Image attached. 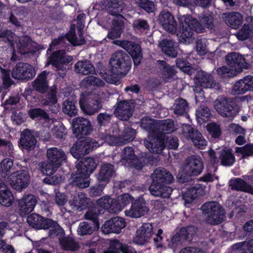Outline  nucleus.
I'll return each instance as SVG.
<instances>
[{
  "instance_id": "nucleus-59",
  "label": "nucleus",
  "mask_w": 253,
  "mask_h": 253,
  "mask_svg": "<svg viewBox=\"0 0 253 253\" xmlns=\"http://www.w3.org/2000/svg\"><path fill=\"white\" fill-rule=\"evenodd\" d=\"M133 27L136 31L143 32L149 29V25L146 21L142 19H136L133 23Z\"/></svg>"
},
{
  "instance_id": "nucleus-1",
  "label": "nucleus",
  "mask_w": 253,
  "mask_h": 253,
  "mask_svg": "<svg viewBox=\"0 0 253 253\" xmlns=\"http://www.w3.org/2000/svg\"><path fill=\"white\" fill-rule=\"evenodd\" d=\"M180 29L176 33V36L180 42L189 44L194 39V31L197 33L204 32L205 28H211L212 25V17L205 15L200 19V23L191 16L185 15L178 18Z\"/></svg>"
},
{
  "instance_id": "nucleus-63",
  "label": "nucleus",
  "mask_w": 253,
  "mask_h": 253,
  "mask_svg": "<svg viewBox=\"0 0 253 253\" xmlns=\"http://www.w3.org/2000/svg\"><path fill=\"white\" fill-rule=\"evenodd\" d=\"M13 166V160L6 158L0 163V171L2 173H6L10 171Z\"/></svg>"
},
{
  "instance_id": "nucleus-9",
  "label": "nucleus",
  "mask_w": 253,
  "mask_h": 253,
  "mask_svg": "<svg viewBox=\"0 0 253 253\" xmlns=\"http://www.w3.org/2000/svg\"><path fill=\"white\" fill-rule=\"evenodd\" d=\"M102 144L90 138H86L84 140L77 141L72 147L70 152L76 159H79L88 154L93 149L99 147Z\"/></svg>"
},
{
  "instance_id": "nucleus-39",
  "label": "nucleus",
  "mask_w": 253,
  "mask_h": 253,
  "mask_svg": "<svg viewBox=\"0 0 253 253\" xmlns=\"http://www.w3.org/2000/svg\"><path fill=\"white\" fill-rule=\"evenodd\" d=\"M49 74V72L44 71L38 76L33 84L35 89L42 93H44L46 91L48 86L46 81V77Z\"/></svg>"
},
{
  "instance_id": "nucleus-26",
  "label": "nucleus",
  "mask_w": 253,
  "mask_h": 253,
  "mask_svg": "<svg viewBox=\"0 0 253 253\" xmlns=\"http://www.w3.org/2000/svg\"><path fill=\"white\" fill-rule=\"evenodd\" d=\"M73 58L71 56L67 55L63 50H59L53 53L49 58L47 64H52L58 70H62V65L68 64L71 62Z\"/></svg>"
},
{
  "instance_id": "nucleus-49",
  "label": "nucleus",
  "mask_w": 253,
  "mask_h": 253,
  "mask_svg": "<svg viewBox=\"0 0 253 253\" xmlns=\"http://www.w3.org/2000/svg\"><path fill=\"white\" fill-rule=\"evenodd\" d=\"M196 115L198 122L199 123H202L208 120L211 114L209 108L203 105L196 110Z\"/></svg>"
},
{
  "instance_id": "nucleus-37",
  "label": "nucleus",
  "mask_w": 253,
  "mask_h": 253,
  "mask_svg": "<svg viewBox=\"0 0 253 253\" xmlns=\"http://www.w3.org/2000/svg\"><path fill=\"white\" fill-rule=\"evenodd\" d=\"M159 46L163 52L167 55L175 57L177 52L176 50L177 43L169 40H163L159 43Z\"/></svg>"
},
{
  "instance_id": "nucleus-47",
  "label": "nucleus",
  "mask_w": 253,
  "mask_h": 253,
  "mask_svg": "<svg viewBox=\"0 0 253 253\" xmlns=\"http://www.w3.org/2000/svg\"><path fill=\"white\" fill-rule=\"evenodd\" d=\"M62 247L66 250L75 251L79 249V244L71 237H65L60 240Z\"/></svg>"
},
{
  "instance_id": "nucleus-4",
  "label": "nucleus",
  "mask_w": 253,
  "mask_h": 253,
  "mask_svg": "<svg viewBox=\"0 0 253 253\" xmlns=\"http://www.w3.org/2000/svg\"><path fill=\"white\" fill-rule=\"evenodd\" d=\"M158 123L149 117L143 118L141 120V127L148 131L147 138L145 140V145L149 151L153 153H160L164 149L163 136L157 134Z\"/></svg>"
},
{
  "instance_id": "nucleus-20",
  "label": "nucleus",
  "mask_w": 253,
  "mask_h": 253,
  "mask_svg": "<svg viewBox=\"0 0 253 253\" xmlns=\"http://www.w3.org/2000/svg\"><path fill=\"white\" fill-rule=\"evenodd\" d=\"M37 203L36 198L32 194L24 195L18 201V210L21 216L32 212Z\"/></svg>"
},
{
  "instance_id": "nucleus-11",
  "label": "nucleus",
  "mask_w": 253,
  "mask_h": 253,
  "mask_svg": "<svg viewBox=\"0 0 253 253\" xmlns=\"http://www.w3.org/2000/svg\"><path fill=\"white\" fill-rule=\"evenodd\" d=\"M79 37H77L75 35V27L74 25H72L71 27V30L69 33L64 37H61L58 39H55L52 41L50 45L48 50H51L54 48L55 45L63 46L65 41H68L73 45H80L84 43V40L83 36L81 30L80 29L79 32Z\"/></svg>"
},
{
  "instance_id": "nucleus-23",
  "label": "nucleus",
  "mask_w": 253,
  "mask_h": 253,
  "mask_svg": "<svg viewBox=\"0 0 253 253\" xmlns=\"http://www.w3.org/2000/svg\"><path fill=\"white\" fill-rule=\"evenodd\" d=\"M126 222L123 218L115 217L106 221L102 225V232L106 234L110 233H119L125 227Z\"/></svg>"
},
{
  "instance_id": "nucleus-45",
  "label": "nucleus",
  "mask_w": 253,
  "mask_h": 253,
  "mask_svg": "<svg viewBox=\"0 0 253 253\" xmlns=\"http://www.w3.org/2000/svg\"><path fill=\"white\" fill-rule=\"evenodd\" d=\"M13 200V197L11 192L6 189L4 185V188L1 189L0 191V204L5 206H9Z\"/></svg>"
},
{
  "instance_id": "nucleus-3",
  "label": "nucleus",
  "mask_w": 253,
  "mask_h": 253,
  "mask_svg": "<svg viewBox=\"0 0 253 253\" xmlns=\"http://www.w3.org/2000/svg\"><path fill=\"white\" fill-rule=\"evenodd\" d=\"M127 55L122 51L114 52L110 60V69L101 72L100 75L109 83L117 84L121 76L125 75L130 69Z\"/></svg>"
},
{
  "instance_id": "nucleus-29",
  "label": "nucleus",
  "mask_w": 253,
  "mask_h": 253,
  "mask_svg": "<svg viewBox=\"0 0 253 253\" xmlns=\"http://www.w3.org/2000/svg\"><path fill=\"white\" fill-rule=\"evenodd\" d=\"M149 190L150 193L155 197H161L164 198H169L171 195L172 189L164 183L152 181Z\"/></svg>"
},
{
  "instance_id": "nucleus-58",
  "label": "nucleus",
  "mask_w": 253,
  "mask_h": 253,
  "mask_svg": "<svg viewBox=\"0 0 253 253\" xmlns=\"http://www.w3.org/2000/svg\"><path fill=\"white\" fill-rule=\"evenodd\" d=\"M177 66L183 72L187 73L188 74H192L193 73V69L189 63L181 59H177L176 60Z\"/></svg>"
},
{
  "instance_id": "nucleus-35",
  "label": "nucleus",
  "mask_w": 253,
  "mask_h": 253,
  "mask_svg": "<svg viewBox=\"0 0 253 253\" xmlns=\"http://www.w3.org/2000/svg\"><path fill=\"white\" fill-rule=\"evenodd\" d=\"M20 143L23 148L27 150L34 148L36 140L30 130H24L21 135Z\"/></svg>"
},
{
  "instance_id": "nucleus-64",
  "label": "nucleus",
  "mask_w": 253,
  "mask_h": 253,
  "mask_svg": "<svg viewBox=\"0 0 253 253\" xmlns=\"http://www.w3.org/2000/svg\"><path fill=\"white\" fill-rule=\"evenodd\" d=\"M135 131L131 128H126L125 130V134L123 138H122L123 144L132 141L135 137Z\"/></svg>"
},
{
  "instance_id": "nucleus-2",
  "label": "nucleus",
  "mask_w": 253,
  "mask_h": 253,
  "mask_svg": "<svg viewBox=\"0 0 253 253\" xmlns=\"http://www.w3.org/2000/svg\"><path fill=\"white\" fill-rule=\"evenodd\" d=\"M0 38H2L4 42H8L13 49L11 57L12 61H15L22 54L35 52L39 49L37 44L29 37H17L11 31L5 29L0 30Z\"/></svg>"
},
{
  "instance_id": "nucleus-21",
  "label": "nucleus",
  "mask_w": 253,
  "mask_h": 253,
  "mask_svg": "<svg viewBox=\"0 0 253 253\" xmlns=\"http://www.w3.org/2000/svg\"><path fill=\"white\" fill-rule=\"evenodd\" d=\"M149 211L143 198H139L131 204L129 209L125 211L126 216L138 218L144 215Z\"/></svg>"
},
{
  "instance_id": "nucleus-38",
  "label": "nucleus",
  "mask_w": 253,
  "mask_h": 253,
  "mask_svg": "<svg viewBox=\"0 0 253 253\" xmlns=\"http://www.w3.org/2000/svg\"><path fill=\"white\" fill-rule=\"evenodd\" d=\"M248 21H251L252 23L244 24L243 27L236 34L237 39L240 41H244L249 38L253 34V17L250 16L247 18Z\"/></svg>"
},
{
  "instance_id": "nucleus-41",
  "label": "nucleus",
  "mask_w": 253,
  "mask_h": 253,
  "mask_svg": "<svg viewBox=\"0 0 253 253\" xmlns=\"http://www.w3.org/2000/svg\"><path fill=\"white\" fill-rule=\"evenodd\" d=\"M230 185L232 189L246 192L253 195V188L243 179L240 178L231 179L230 181Z\"/></svg>"
},
{
  "instance_id": "nucleus-48",
  "label": "nucleus",
  "mask_w": 253,
  "mask_h": 253,
  "mask_svg": "<svg viewBox=\"0 0 253 253\" xmlns=\"http://www.w3.org/2000/svg\"><path fill=\"white\" fill-rule=\"evenodd\" d=\"M104 5L112 15H117L122 10L118 0H106Z\"/></svg>"
},
{
  "instance_id": "nucleus-15",
  "label": "nucleus",
  "mask_w": 253,
  "mask_h": 253,
  "mask_svg": "<svg viewBox=\"0 0 253 253\" xmlns=\"http://www.w3.org/2000/svg\"><path fill=\"white\" fill-rule=\"evenodd\" d=\"M113 42L126 49L132 57L135 65H137L140 63L142 54L140 47L138 44L125 40H117L113 41Z\"/></svg>"
},
{
  "instance_id": "nucleus-24",
  "label": "nucleus",
  "mask_w": 253,
  "mask_h": 253,
  "mask_svg": "<svg viewBox=\"0 0 253 253\" xmlns=\"http://www.w3.org/2000/svg\"><path fill=\"white\" fill-rule=\"evenodd\" d=\"M232 91L234 94H243L248 91H253V76L248 75L236 82Z\"/></svg>"
},
{
  "instance_id": "nucleus-19",
  "label": "nucleus",
  "mask_w": 253,
  "mask_h": 253,
  "mask_svg": "<svg viewBox=\"0 0 253 253\" xmlns=\"http://www.w3.org/2000/svg\"><path fill=\"white\" fill-rule=\"evenodd\" d=\"M134 107L131 101H120L116 105L115 114L120 120L126 121L132 115Z\"/></svg>"
},
{
  "instance_id": "nucleus-7",
  "label": "nucleus",
  "mask_w": 253,
  "mask_h": 253,
  "mask_svg": "<svg viewBox=\"0 0 253 253\" xmlns=\"http://www.w3.org/2000/svg\"><path fill=\"white\" fill-rule=\"evenodd\" d=\"M97 163L95 162V160L92 158H86L84 161L79 162L76 165V168L79 171L80 174L82 176H84L83 182H80V178L81 176H78L76 178V182L77 184L81 187H87L89 185V175L93 172L94 169L96 168Z\"/></svg>"
},
{
  "instance_id": "nucleus-53",
  "label": "nucleus",
  "mask_w": 253,
  "mask_h": 253,
  "mask_svg": "<svg viewBox=\"0 0 253 253\" xmlns=\"http://www.w3.org/2000/svg\"><path fill=\"white\" fill-rule=\"evenodd\" d=\"M188 109L187 103L185 100L179 98L175 100L174 103V112L177 115H182Z\"/></svg>"
},
{
  "instance_id": "nucleus-32",
  "label": "nucleus",
  "mask_w": 253,
  "mask_h": 253,
  "mask_svg": "<svg viewBox=\"0 0 253 253\" xmlns=\"http://www.w3.org/2000/svg\"><path fill=\"white\" fill-rule=\"evenodd\" d=\"M88 201V200L84 194L79 193L69 201V204L72 210L81 211L85 208Z\"/></svg>"
},
{
  "instance_id": "nucleus-33",
  "label": "nucleus",
  "mask_w": 253,
  "mask_h": 253,
  "mask_svg": "<svg viewBox=\"0 0 253 253\" xmlns=\"http://www.w3.org/2000/svg\"><path fill=\"white\" fill-rule=\"evenodd\" d=\"M222 18L229 26L235 29L239 28L243 20L242 15L235 12L223 14Z\"/></svg>"
},
{
  "instance_id": "nucleus-14",
  "label": "nucleus",
  "mask_w": 253,
  "mask_h": 253,
  "mask_svg": "<svg viewBox=\"0 0 253 253\" xmlns=\"http://www.w3.org/2000/svg\"><path fill=\"white\" fill-rule=\"evenodd\" d=\"M230 99L219 96L214 102V107L216 111L222 116L233 117L235 116L237 112L232 106Z\"/></svg>"
},
{
  "instance_id": "nucleus-36",
  "label": "nucleus",
  "mask_w": 253,
  "mask_h": 253,
  "mask_svg": "<svg viewBox=\"0 0 253 253\" xmlns=\"http://www.w3.org/2000/svg\"><path fill=\"white\" fill-rule=\"evenodd\" d=\"M115 173L114 166L106 164L101 166L97 179L100 182L106 183L110 179Z\"/></svg>"
},
{
  "instance_id": "nucleus-17",
  "label": "nucleus",
  "mask_w": 253,
  "mask_h": 253,
  "mask_svg": "<svg viewBox=\"0 0 253 253\" xmlns=\"http://www.w3.org/2000/svg\"><path fill=\"white\" fill-rule=\"evenodd\" d=\"M72 125L74 133L78 137L88 135L92 129L91 122L82 117L73 119Z\"/></svg>"
},
{
  "instance_id": "nucleus-28",
  "label": "nucleus",
  "mask_w": 253,
  "mask_h": 253,
  "mask_svg": "<svg viewBox=\"0 0 253 253\" xmlns=\"http://www.w3.org/2000/svg\"><path fill=\"white\" fill-rule=\"evenodd\" d=\"M203 169V165L201 158L197 156H192L187 161L185 169L190 174L196 176L200 174Z\"/></svg>"
},
{
  "instance_id": "nucleus-52",
  "label": "nucleus",
  "mask_w": 253,
  "mask_h": 253,
  "mask_svg": "<svg viewBox=\"0 0 253 253\" xmlns=\"http://www.w3.org/2000/svg\"><path fill=\"white\" fill-rule=\"evenodd\" d=\"M60 166L51 162H44L40 164V168L42 172L47 175L52 174Z\"/></svg>"
},
{
  "instance_id": "nucleus-62",
  "label": "nucleus",
  "mask_w": 253,
  "mask_h": 253,
  "mask_svg": "<svg viewBox=\"0 0 253 253\" xmlns=\"http://www.w3.org/2000/svg\"><path fill=\"white\" fill-rule=\"evenodd\" d=\"M207 129L212 137L216 138L220 136L221 133L219 126L215 123H211L207 126Z\"/></svg>"
},
{
  "instance_id": "nucleus-43",
  "label": "nucleus",
  "mask_w": 253,
  "mask_h": 253,
  "mask_svg": "<svg viewBox=\"0 0 253 253\" xmlns=\"http://www.w3.org/2000/svg\"><path fill=\"white\" fill-rule=\"evenodd\" d=\"M124 28V25L122 20H114L113 27L108 34V38L112 40L119 38Z\"/></svg>"
},
{
  "instance_id": "nucleus-10",
  "label": "nucleus",
  "mask_w": 253,
  "mask_h": 253,
  "mask_svg": "<svg viewBox=\"0 0 253 253\" xmlns=\"http://www.w3.org/2000/svg\"><path fill=\"white\" fill-rule=\"evenodd\" d=\"M226 61L229 66L231 75H236L241 73L243 69H248L250 64L247 63L245 58L238 53L232 52L226 56Z\"/></svg>"
},
{
  "instance_id": "nucleus-42",
  "label": "nucleus",
  "mask_w": 253,
  "mask_h": 253,
  "mask_svg": "<svg viewBox=\"0 0 253 253\" xmlns=\"http://www.w3.org/2000/svg\"><path fill=\"white\" fill-rule=\"evenodd\" d=\"M219 159L221 164L225 166H231L235 162V157L229 148H223L220 151Z\"/></svg>"
},
{
  "instance_id": "nucleus-56",
  "label": "nucleus",
  "mask_w": 253,
  "mask_h": 253,
  "mask_svg": "<svg viewBox=\"0 0 253 253\" xmlns=\"http://www.w3.org/2000/svg\"><path fill=\"white\" fill-rule=\"evenodd\" d=\"M62 110L65 113L71 116L76 114L77 113V109L76 108L75 103L70 100H67L64 102Z\"/></svg>"
},
{
  "instance_id": "nucleus-57",
  "label": "nucleus",
  "mask_w": 253,
  "mask_h": 253,
  "mask_svg": "<svg viewBox=\"0 0 253 253\" xmlns=\"http://www.w3.org/2000/svg\"><path fill=\"white\" fill-rule=\"evenodd\" d=\"M125 245L118 240H113L110 242V246L103 253H121Z\"/></svg>"
},
{
  "instance_id": "nucleus-18",
  "label": "nucleus",
  "mask_w": 253,
  "mask_h": 253,
  "mask_svg": "<svg viewBox=\"0 0 253 253\" xmlns=\"http://www.w3.org/2000/svg\"><path fill=\"white\" fill-rule=\"evenodd\" d=\"M121 156L120 162L126 166H132L137 169H141L143 167L142 162L136 158L134 151L131 147L125 148Z\"/></svg>"
},
{
  "instance_id": "nucleus-50",
  "label": "nucleus",
  "mask_w": 253,
  "mask_h": 253,
  "mask_svg": "<svg viewBox=\"0 0 253 253\" xmlns=\"http://www.w3.org/2000/svg\"><path fill=\"white\" fill-rule=\"evenodd\" d=\"M157 63L160 69L162 72L163 76L164 78H169L174 74L173 67H170L165 61L158 60Z\"/></svg>"
},
{
  "instance_id": "nucleus-31",
  "label": "nucleus",
  "mask_w": 253,
  "mask_h": 253,
  "mask_svg": "<svg viewBox=\"0 0 253 253\" xmlns=\"http://www.w3.org/2000/svg\"><path fill=\"white\" fill-rule=\"evenodd\" d=\"M152 181L161 183H169L173 179L172 175L166 169L162 168L156 169L152 174Z\"/></svg>"
},
{
  "instance_id": "nucleus-46",
  "label": "nucleus",
  "mask_w": 253,
  "mask_h": 253,
  "mask_svg": "<svg viewBox=\"0 0 253 253\" xmlns=\"http://www.w3.org/2000/svg\"><path fill=\"white\" fill-rule=\"evenodd\" d=\"M201 190L197 187L188 190L183 195V200L185 206L191 203L194 199L200 195Z\"/></svg>"
},
{
  "instance_id": "nucleus-22",
  "label": "nucleus",
  "mask_w": 253,
  "mask_h": 253,
  "mask_svg": "<svg viewBox=\"0 0 253 253\" xmlns=\"http://www.w3.org/2000/svg\"><path fill=\"white\" fill-rule=\"evenodd\" d=\"M153 234L152 225L144 223L137 230L133 241L136 244L142 245L149 241Z\"/></svg>"
},
{
  "instance_id": "nucleus-25",
  "label": "nucleus",
  "mask_w": 253,
  "mask_h": 253,
  "mask_svg": "<svg viewBox=\"0 0 253 253\" xmlns=\"http://www.w3.org/2000/svg\"><path fill=\"white\" fill-rule=\"evenodd\" d=\"M159 20L163 28L173 34L176 32V23L173 16L169 11L163 10L159 15Z\"/></svg>"
},
{
  "instance_id": "nucleus-5",
  "label": "nucleus",
  "mask_w": 253,
  "mask_h": 253,
  "mask_svg": "<svg viewBox=\"0 0 253 253\" xmlns=\"http://www.w3.org/2000/svg\"><path fill=\"white\" fill-rule=\"evenodd\" d=\"M27 221L34 228L49 229V236L52 238L62 237L64 234L63 229L56 221L49 218H44L38 214H30L28 216Z\"/></svg>"
},
{
  "instance_id": "nucleus-6",
  "label": "nucleus",
  "mask_w": 253,
  "mask_h": 253,
  "mask_svg": "<svg viewBox=\"0 0 253 253\" xmlns=\"http://www.w3.org/2000/svg\"><path fill=\"white\" fill-rule=\"evenodd\" d=\"M79 104L82 111L89 116L98 112L102 107L101 97L87 92L82 94Z\"/></svg>"
},
{
  "instance_id": "nucleus-61",
  "label": "nucleus",
  "mask_w": 253,
  "mask_h": 253,
  "mask_svg": "<svg viewBox=\"0 0 253 253\" xmlns=\"http://www.w3.org/2000/svg\"><path fill=\"white\" fill-rule=\"evenodd\" d=\"M34 246L36 247L35 251L37 253H50L49 250V246L42 241L36 242Z\"/></svg>"
},
{
  "instance_id": "nucleus-44",
  "label": "nucleus",
  "mask_w": 253,
  "mask_h": 253,
  "mask_svg": "<svg viewBox=\"0 0 253 253\" xmlns=\"http://www.w3.org/2000/svg\"><path fill=\"white\" fill-rule=\"evenodd\" d=\"M81 84L85 87L92 86L101 87L104 85V82L95 76H90L85 77L81 82Z\"/></svg>"
},
{
  "instance_id": "nucleus-34",
  "label": "nucleus",
  "mask_w": 253,
  "mask_h": 253,
  "mask_svg": "<svg viewBox=\"0 0 253 253\" xmlns=\"http://www.w3.org/2000/svg\"><path fill=\"white\" fill-rule=\"evenodd\" d=\"M157 134H159L158 136L160 137L161 135L163 136V142L164 144V147H165V133H170L176 129V126L173 123V122L171 120H167L162 121L158 123Z\"/></svg>"
},
{
  "instance_id": "nucleus-13",
  "label": "nucleus",
  "mask_w": 253,
  "mask_h": 253,
  "mask_svg": "<svg viewBox=\"0 0 253 253\" xmlns=\"http://www.w3.org/2000/svg\"><path fill=\"white\" fill-rule=\"evenodd\" d=\"M182 134L184 138L190 139L194 145L199 149H204L207 145V141L200 132L189 125H183Z\"/></svg>"
},
{
  "instance_id": "nucleus-27",
  "label": "nucleus",
  "mask_w": 253,
  "mask_h": 253,
  "mask_svg": "<svg viewBox=\"0 0 253 253\" xmlns=\"http://www.w3.org/2000/svg\"><path fill=\"white\" fill-rule=\"evenodd\" d=\"M47 157L49 161L57 166H61L67 161L65 152L61 149L56 147L49 148L47 150Z\"/></svg>"
},
{
  "instance_id": "nucleus-55",
  "label": "nucleus",
  "mask_w": 253,
  "mask_h": 253,
  "mask_svg": "<svg viewBox=\"0 0 253 253\" xmlns=\"http://www.w3.org/2000/svg\"><path fill=\"white\" fill-rule=\"evenodd\" d=\"M67 201V198L64 193L59 191L55 192V203L59 207H60L63 212H65L66 211L70 212L69 211H68L67 209L63 208V206L66 203Z\"/></svg>"
},
{
  "instance_id": "nucleus-12",
  "label": "nucleus",
  "mask_w": 253,
  "mask_h": 253,
  "mask_svg": "<svg viewBox=\"0 0 253 253\" xmlns=\"http://www.w3.org/2000/svg\"><path fill=\"white\" fill-rule=\"evenodd\" d=\"M9 183L14 189L20 191L26 188L30 182L28 171L20 170L12 173L9 177Z\"/></svg>"
},
{
  "instance_id": "nucleus-8",
  "label": "nucleus",
  "mask_w": 253,
  "mask_h": 253,
  "mask_svg": "<svg viewBox=\"0 0 253 253\" xmlns=\"http://www.w3.org/2000/svg\"><path fill=\"white\" fill-rule=\"evenodd\" d=\"M207 222L212 225L220 223L224 219V211L218 203L211 202L202 207Z\"/></svg>"
},
{
  "instance_id": "nucleus-54",
  "label": "nucleus",
  "mask_w": 253,
  "mask_h": 253,
  "mask_svg": "<svg viewBox=\"0 0 253 253\" xmlns=\"http://www.w3.org/2000/svg\"><path fill=\"white\" fill-rule=\"evenodd\" d=\"M94 230L93 227L88 222H82L80 223L77 232L79 235L84 236L91 234Z\"/></svg>"
},
{
  "instance_id": "nucleus-16",
  "label": "nucleus",
  "mask_w": 253,
  "mask_h": 253,
  "mask_svg": "<svg viewBox=\"0 0 253 253\" xmlns=\"http://www.w3.org/2000/svg\"><path fill=\"white\" fill-rule=\"evenodd\" d=\"M36 73L32 66L27 63H19L13 68L11 75L17 80H28L33 78Z\"/></svg>"
},
{
  "instance_id": "nucleus-30",
  "label": "nucleus",
  "mask_w": 253,
  "mask_h": 253,
  "mask_svg": "<svg viewBox=\"0 0 253 253\" xmlns=\"http://www.w3.org/2000/svg\"><path fill=\"white\" fill-rule=\"evenodd\" d=\"M195 82L200 86L206 88H212L215 85L212 75L210 73L203 71H198L196 73Z\"/></svg>"
},
{
  "instance_id": "nucleus-60",
  "label": "nucleus",
  "mask_w": 253,
  "mask_h": 253,
  "mask_svg": "<svg viewBox=\"0 0 253 253\" xmlns=\"http://www.w3.org/2000/svg\"><path fill=\"white\" fill-rule=\"evenodd\" d=\"M237 153H241L243 157L253 155V145L247 144L242 147H237Z\"/></svg>"
},
{
  "instance_id": "nucleus-40",
  "label": "nucleus",
  "mask_w": 253,
  "mask_h": 253,
  "mask_svg": "<svg viewBox=\"0 0 253 253\" xmlns=\"http://www.w3.org/2000/svg\"><path fill=\"white\" fill-rule=\"evenodd\" d=\"M75 70L76 73L84 75L93 73L94 68L92 64L88 61H79L75 65Z\"/></svg>"
},
{
  "instance_id": "nucleus-51",
  "label": "nucleus",
  "mask_w": 253,
  "mask_h": 253,
  "mask_svg": "<svg viewBox=\"0 0 253 253\" xmlns=\"http://www.w3.org/2000/svg\"><path fill=\"white\" fill-rule=\"evenodd\" d=\"M233 250L242 252L248 250L250 253H253V239L249 241L239 242L232 245Z\"/></svg>"
}]
</instances>
